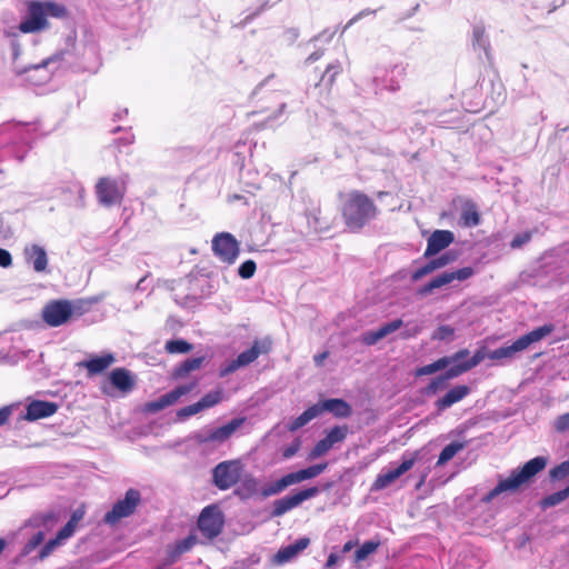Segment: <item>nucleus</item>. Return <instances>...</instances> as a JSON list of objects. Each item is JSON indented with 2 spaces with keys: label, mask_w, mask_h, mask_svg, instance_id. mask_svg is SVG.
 I'll return each instance as SVG.
<instances>
[{
  "label": "nucleus",
  "mask_w": 569,
  "mask_h": 569,
  "mask_svg": "<svg viewBox=\"0 0 569 569\" xmlns=\"http://www.w3.org/2000/svg\"><path fill=\"white\" fill-rule=\"evenodd\" d=\"M417 456L418 452L405 455L401 463L397 468L379 473L372 485V489L382 490L389 487L415 466Z\"/></svg>",
  "instance_id": "ddd939ff"
},
{
  "label": "nucleus",
  "mask_w": 569,
  "mask_h": 569,
  "mask_svg": "<svg viewBox=\"0 0 569 569\" xmlns=\"http://www.w3.org/2000/svg\"><path fill=\"white\" fill-rule=\"evenodd\" d=\"M487 353L485 349H480L469 360L465 361L469 370L477 367L485 358H488Z\"/></svg>",
  "instance_id": "6e6d98bb"
},
{
  "label": "nucleus",
  "mask_w": 569,
  "mask_h": 569,
  "mask_svg": "<svg viewBox=\"0 0 569 569\" xmlns=\"http://www.w3.org/2000/svg\"><path fill=\"white\" fill-rule=\"evenodd\" d=\"M109 379L112 386L122 392H129L134 386L131 372L124 368H117L112 370Z\"/></svg>",
  "instance_id": "b1692460"
},
{
  "label": "nucleus",
  "mask_w": 569,
  "mask_h": 569,
  "mask_svg": "<svg viewBox=\"0 0 569 569\" xmlns=\"http://www.w3.org/2000/svg\"><path fill=\"white\" fill-rule=\"evenodd\" d=\"M222 400V391L221 390H214L210 391L207 395H204L198 403L201 406L202 411L209 408L214 407L216 405L220 403Z\"/></svg>",
  "instance_id": "473e14b6"
},
{
  "label": "nucleus",
  "mask_w": 569,
  "mask_h": 569,
  "mask_svg": "<svg viewBox=\"0 0 569 569\" xmlns=\"http://www.w3.org/2000/svg\"><path fill=\"white\" fill-rule=\"evenodd\" d=\"M44 540V533L42 531H38L34 533L30 540L26 543L23 551L24 553H30L32 550H34L39 545H41Z\"/></svg>",
  "instance_id": "de8ad7c7"
},
{
  "label": "nucleus",
  "mask_w": 569,
  "mask_h": 569,
  "mask_svg": "<svg viewBox=\"0 0 569 569\" xmlns=\"http://www.w3.org/2000/svg\"><path fill=\"white\" fill-rule=\"evenodd\" d=\"M531 237L532 234L530 231L519 233L512 239V241L510 242V247L512 249H519L526 243H528L531 240Z\"/></svg>",
  "instance_id": "603ef678"
},
{
  "label": "nucleus",
  "mask_w": 569,
  "mask_h": 569,
  "mask_svg": "<svg viewBox=\"0 0 569 569\" xmlns=\"http://www.w3.org/2000/svg\"><path fill=\"white\" fill-rule=\"evenodd\" d=\"M243 468L239 459L219 462L212 470L213 485L220 490L230 489L240 481Z\"/></svg>",
  "instance_id": "423d86ee"
},
{
  "label": "nucleus",
  "mask_w": 569,
  "mask_h": 569,
  "mask_svg": "<svg viewBox=\"0 0 569 569\" xmlns=\"http://www.w3.org/2000/svg\"><path fill=\"white\" fill-rule=\"evenodd\" d=\"M472 41L475 46H478L482 48L483 50H487L488 47V40L486 37L485 28L481 26H476L472 30Z\"/></svg>",
  "instance_id": "ea45409f"
},
{
  "label": "nucleus",
  "mask_w": 569,
  "mask_h": 569,
  "mask_svg": "<svg viewBox=\"0 0 569 569\" xmlns=\"http://www.w3.org/2000/svg\"><path fill=\"white\" fill-rule=\"evenodd\" d=\"M244 422L246 418L239 417L218 428L201 429L193 435V440L198 445L220 446L224 443Z\"/></svg>",
  "instance_id": "39448f33"
},
{
  "label": "nucleus",
  "mask_w": 569,
  "mask_h": 569,
  "mask_svg": "<svg viewBox=\"0 0 569 569\" xmlns=\"http://www.w3.org/2000/svg\"><path fill=\"white\" fill-rule=\"evenodd\" d=\"M272 340L269 337L254 340L251 348L242 351L238 357V365L246 367L252 363L260 355H266L271 350Z\"/></svg>",
  "instance_id": "6ab92c4d"
},
{
  "label": "nucleus",
  "mask_w": 569,
  "mask_h": 569,
  "mask_svg": "<svg viewBox=\"0 0 569 569\" xmlns=\"http://www.w3.org/2000/svg\"><path fill=\"white\" fill-rule=\"evenodd\" d=\"M76 519L69 520L66 526L58 532V539L63 543L67 539H69L76 530Z\"/></svg>",
  "instance_id": "09e8293b"
},
{
  "label": "nucleus",
  "mask_w": 569,
  "mask_h": 569,
  "mask_svg": "<svg viewBox=\"0 0 569 569\" xmlns=\"http://www.w3.org/2000/svg\"><path fill=\"white\" fill-rule=\"evenodd\" d=\"M470 393V388L465 385H459L451 388L443 397L439 398L435 406L438 411H443L455 403L461 401L465 397Z\"/></svg>",
  "instance_id": "4be33fe9"
},
{
  "label": "nucleus",
  "mask_w": 569,
  "mask_h": 569,
  "mask_svg": "<svg viewBox=\"0 0 569 569\" xmlns=\"http://www.w3.org/2000/svg\"><path fill=\"white\" fill-rule=\"evenodd\" d=\"M201 406L198 402H194L192 405L186 406L178 410L177 416L179 419L183 420L191 416H194L199 412H201Z\"/></svg>",
  "instance_id": "37998d69"
},
{
  "label": "nucleus",
  "mask_w": 569,
  "mask_h": 569,
  "mask_svg": "<svg viewBox=\"0 0 569 569\" xmlns=\"http://www.w3.org/2000/svg\"><path fill=\"white\" fill-rule=\"evenodd\" d=\"M240 491L243 492L244 497H251L258 492V480L251 476L248 475L242 479Z\"/></svg>",
  "instance_id": "72a5a7b5"
},
{
  "label": "nucleus",
  "mask_w": 569,
  "mask_h": 569,
  "mask_svg": "<svg viewBox=\"0 0 569 569\" xmlns=\"http://www.w3.org/2000/svg\"><path fill=\"white\" fill-rule=\"evenodd\" d=\"M421 331L420 327L415 326L412 328H407L405 331L401 332V338L408 339L411 337H416Z\"/></svg>",
  "instance_id": "774afa93"
},
{
  "label": "nucleus",
  "mask_w": 569,
  "mask_h": 569,
  "mask_svg": "<svg viewBox=\"0 0 569 569\" xmlns=\"http://www.w3.org/2000/svg\"><path fill=\"white\" fill-rule=\"evenodd\" d=\"M57 409L53 402L34 400L28 405L24 418L29 421L47 418L56 413Z\"/></svg>",
  "instance_id": "412c9836"
},
{
  "label": "nucleus",
  "mask_w": 569,
  "mask_h": 569,
  "mask_svg": "<svg viewBox=\"0 0 569 569\" xmlns=\"http://www.w3.org/2000/svg\"><path fill=\"white\" fill-rule=\"evenodd\" d=\"M239 368H242V366L238 365V359L236 358V359L231 360L229 363H227L224 367L221 368L220 376L226 377V376L234 372Z\"/></svg>",
  "instance_id": "bf43d9fd"
},
{
  "label": "nucleus",
  "mask_w": 569,
  "mask_h": 569,
  "mask_svg": "<svg viewBox=\"0 0 569 569\" xmlns=\"http://www.w3.org/2000/svg\"><path fill=\"white\" fill-rule=\"evenodd\" d=\"M140 502V493L138 490L129 489L123 499L116 502L110 511L104 515V522L108 525H116L122 518L129 517L133 513Z\"/></svg>",
  "instance_id": "1a4fd4ad"
},
{
  "label": "nucleus",
  "mask_w": 569,
  "mask_h": 569,
  "mask_svg": "<svg viewBox=\"0 0 569 569\" xmlns=\"http://www.w3.org/2000/svg\"><path fill=\"white\" fill-rule=\"evenodd\" d=\"M453 328L450 326H440L436 332L433 333L432 338L437 340H445L453 336Z\"/></svg>",
  "instance_id": "5fc2aeb1"
},
{
  "label": "nucleus",
  "mask_w": 569,
  "mask_h": 569,
  "mask_svg": "<svg viewBox=\"0 0 569 569\" xmlns=\"http://www.w3.org/2000/svg\"><path fill=\"white\" fill-rule=\"evenodd\" d=\"M62 542L58 539V537L56 536V538L49 540L43 547L42 549L40 550V553H39V558L40 559H44L47 558L56 548H58L59 546H61Z\"/></svg>",
  "instance_id": "3c124183"
},
{
  "label": "nucleus",
  "mask_w": 569,
  "mask_h": 569,
  "mask_svg": "<svg viewBox=\"0 0 569 569\" xmlns=\"http://www.w3.org/2000/svg\"><path fill=\"white\" fill-rule=\"evenodd\" d=\"M30 352H31V350L17 351V350L12 349L7 353L0 352V360L11 363V365H16L20 360L28 358Z\"/></svg>",
  "instance_id": "e433bc0d"
},
{
  "label": "nucleus",
  "mask_w": 569,
  "mask_h": 569,
  "mask_svg": "<svg viewBox=\"0 0 569 569\" xmlns=\"http://www.w3.org/2000/svg\"><path fill=\"white\" fill-rule=\"evenodd\" d=\"M439 371L436 362L429 363L427 366L420 367L416 371V376H428Z\"/></svg>",
  "instance_id": "680f3d73"
},
{
  "label": "nucleus",
  "mask_w": 569,
  "mask_h": 569,
  "mask_svg": "<svg viewBox=\"0 0 569 569\" xmlns=\"http://www.w3.org/2000/svg\"><path fill=\"white\" fill-rule=\"evenodd\" d=\"M291 485H293V482L292 480H290V475L288 473L283 476L281 479L263 487L260 493L263 498H268L282 492L286 488H288Z\"/></svg>",
  "instance_id": "c85d7f7f"
},
{
  "label": "nucleus",
  "mask_w": 569,
  "mask_h": 569,
  "mask_svg": "<svg viewBox=\"0 0 569 569\" xmlns=\"http://www.w3.org/2000/svg\"><path fill=\"white\" fill-rule=\"evenodd\" d=\"M320 413V407L318 403L311 406L307 410H305L299 417H297L289 426L290 431H297L298 429L306 426L312 419L317 418Z\"/></svg>",
  "instance_id": "cd10ccee"
},
{
  "label": "nucleus",
  "mask_w": 569,
  "mask_h": 569,
  "mask_svg": "<svg viewBox=\"0 0 569 569\" xmlns=\"http://www.w3.org/2000/svg\"><path fill=\"white\" fill-rule=\"evenodd\" d=\"M341 214L346 227L358 232L377 218L379 209L366 193L352 190L346 194L342 201Z\"/></svg>",
  "instance_id": "f257e3e1"
},
{
  "label": "nucleus",
  "mask_w": 569,
  "mask_h": 569,
  "mask_svg": "<svg viewBox=\"0 0 569 569\" xmlns=\"http://www.w3.org/2000/svg\"><path fill=\"white\" fill-rule=\"evenodd\" d=\"M114 361V356L108 352L102 356H96L84 360L80 363V366L86 368L89 375H98L109 368Z\"/></svg>",
  "instance_id": "5701e85b"
},
{
  "label": "nucleus",
  "mask_w": 569,
  "mask_h": 569,
  "mask_svg": "<svg viewBox=\"0 0 569 569\" xmlns=\"http://www.w3.org/2000/svg\"><path fill=\"white\" fill-rule=\"evenodd\" d=\"M457 259V254L452 251L445 252L440 257L433 259L435 263H437V269L443 268L447 264L453 262Z\"/></svg>",
  "instance_id": "864d4df0"
},
{
  "label": "nucleus",
  "mask_w": 569,
  "mask_h": 569,
  "mask_svg": "<svg viewBox=\"0 0 569 569\" xmlns=\"http://www.w3.org/2000/svg\"><path fill=\"white\" fill-rule=\"evenodd\" d=\"M126 191L127 181L124 178L102 177L94 186L98 202L103 207L120 204Z\"/></svg>",
  "instance_id": "20e7f679"
},
{
  "label": "nucleus",
  "mask_w": 569,
  "mask_h": 569,
  "mask_svg": "<svg viewBox=\"0 0 569 569\" xmlns=\"http://www.w3.org/2000/svg\"><path fill=\"white\" fill-rule=\"evenodd\" d=\"M194 385H183L174 388L170 392L161 396L156 401L148 403L147 408L151 412L160 411L176 403L182 396H186L193 389Z\"/></svg>",
  "instance_id": "a211bd4d"
},
{
  "label": "nucleus",
  "mask_w": 569,
  "mask_h": 569,
  "mask_svg": "<svg viewBox=\"0 0 569 569\" xmlns=\"http://www.w3.org/2000/svg\"><path fill=\"white\" fill-rule=\"evenodd\" d=\"M348 433L346 426L333 427L327 436L318 441L309 453L310 459H317L327 453L336 443L342 442Z\"/></svg>",
  "instance_id": "2eb2a0df"
},
{
  "label": "nucleus",
  "mask_w": 569,
  "mask_h": 569,
  "mask_svg": "<svg viewBox=\"0 0 569 569\" xmlns=\"http://www.w3.org/2000/svg\"><path fill=\"white\" fill-rule=\"evenodd\" d=\"M437 270V263H435L433 259L428 261L425 266L418 268L411 276L413 281H418L425 276Z\"/></svg>",
  "instance_id": "a19ab883"
},
{
  "label": "nucleus",
  "mask_w": 569,
  "mask_h": 569,
  "mask_svg": "<svg viewBox=\"0 0 569 569\" xmlns=\"http://www.w3.org/2000/svg\"><path fill=\"white\" fill-rule=\"evenodd\" d=\"M403 326V322L401 319H395L388 323H385L383 326H381L379 328L380 330V333L382 335L383 338H386L387 336L393 333L395 331L399 330L401 327Z\"/></svg>",
  "instance_id": "49530a36"
},
{
  "label": "nucleus",
  "mask_w": 569,
  "mask_h": 569,
  "mask_svg": "<svg viewBox=\"0 0 569 569\" xmlns=\"http://www.w3.org/2000/svg\"><path fill=\"white\" fill-rule=\"evenodd\" d=\"M435 362H436L437 368H438L439 371L448 368L449 366H451L453 363L450 356L449 357H442V358L438 359Z\"/></svg>",
  "instance_id": "338daca9"
},
{
  "label": "nucleus",
  "mask_w": 569,
  "mask_h": 569,
  "mask_svg": "<svg viewBox=\"0 0 569 569\" xmlns=\"http://www.w3.org/2000/svg\"><path fill=\"white\" fill-rule=\"evenodd\" d=\"M466 442H451L447 445L440 452L437 466H443L450 461L459 451L465 449Z\"/></svg>",
  "instance_id": "7c9ffc66"
},
{
  "label": "nucleus",
  "mask_w": 569,
  "mask_h": 569,
  "mask_svg": "<svg viewBox=\"0 0 569 569\" xmlns=\"http://www.w3.org/2000/svg\"><path fill=\"white\" fill-rule=\"evenodd\" d=\"M196 543L197 537L194 535H189L187 538L176 543L177 553H184L189 551Z\"/></svg>",
  "instance_id": "a18cd8bd"
},
{
  "label": "nucleus",
  "mask_w": 569,
  "mask_h": 569,
  "mask_svg": "<svg viewBox=\"0 0 569 569\" xmlns=\"http://www.w3.org/2000/svg\"><path fill=\"white\" fill-rule=\"evenodd\" d=\"M460 220L463 227H476L480 223V214L473 202L467 201L463 204Z\"/></svg>",
  "instance_id": "bb28decb"
},
{
  "label": "nucleus",
  "mask_w": 569,
  "mask_h": 569,
  "mask_svg": "<svg viewBox=\"0 0 569 569\" xmlns=\"http://www.w3.org/2000/svg\"><path fill=\"white\" fill-rule=\"evenodd\" d=\"M41 3L43 7L46 18L47 17L60 18L66 14V9L61 4H58V3L51 2V1H46V2H41Z\"/></svg>",
  "instance_id": "4c0bfd02"
},
{
  "label": "nucleus",
  "mask_w": 569,
  "mask_h": 569,
  "mask_svg": "<svg viewBox=\"0 0 569 569\" xmlns=\"http://www.w3.org/2000/svg\"><path fill=\"white\" fill-rule=\"evenodd\" d=\"M555 427L560 432L569 430V412L558 417Z\"/></svg>",
  "instance_id": "052dcab7"
},
{
  "label": "nucleus",
  "mask_w": 569,
  "mask_h": 569,
  "mask_svg": "<svg viewBox=\"0 0 569 569\" xmlns=\"http://www.w3.org/2000/svg\"><path fill=\"white\" fill-rule=\"evenodd\" d=\"M383 339L382 335L380 333V330L377 329L375 331H367L361 336V342L367 346H373L378 341Z\"/></svg>",
  "instance_id": "8fccbe9b"
},
{
  "label": "nucleus",
  "mask_w": 569,
  "mask_h": 569,
  "mask_svg": "<svg viewBox=\"0 0 569 569\" xmlns=\"http://www.w3.org/2000/svg\"><path fill=\"white\" fill-rule=\"evenodd\" d=\"M64 51H59L49 58L44 59L40 64H33L26 69V71L47 69L52 64L60 62L63 59Z\"/></svg>",
  "instance_id": "58836bf2"
},
{
  "label": "nucleus",
  "mask_w": 569,
  "mask_h": 569,
  "mask_svg": "<svg viewBox=\"0 0 569 569\" xmlns=\"http://www.w3.org/2000/svg\"><path fill=\"white\" fill-rule=\"evenodd\" d=\"M203 362V357H197L184 360L179 367L174 369L173 376L176 378H184L191 371L198 370Z\"/></svg>",
  "instance_id": "c756f323"
},
{
  "label": "nucleus",
  "mask_w": 569,
  "mask_h": 569,
  "mask_svg": "<svg viewBox=\"0 0 569 569\" xmlns=\"http://www.w3.org/2000/svg\"><path fill=\"white\" fill-rule=\"evenodd\" d=\"M567 498H569V486L560 491L553 492L552 495H549L548 497H546L542 501V505L545 507H553V506L559 505Z\"/></svg>",
  "instance_id": "c9c22d12"
},
{
  "label": "nucleus",
  "mask_w": 569,
  "mask_h": 569,
  "mask_svg": "<svg viewBox=\"0 0 569 569\" xmlns=\"http://www.w3.org/2000/svg\"><path fill=\"white\" fill-rule=\"evenodd\" d=\"M320 413L329 411L338 418H347L351 415L352 410L349 403L342 399H328L319 402Z\"/></svg>",
  "instance_id": "393cba45"
},
{
  "label": "nucleus",
  "mask_w": 569,
  "mask_h": 569,
  "mask_svg": "<svg viewBox=\"0 0 569 569\" xmlns=\"http://www.w3.org/2000/svg\"><path fill=\"white\" fill-rule=\"evenodd\" d=\"M23 257L26 262L38 272H44L48 268V254L43 247L32 243L28 244L23 249Z\"/></svg>",
  "instance_id": "f3484780"
},
{
  "label": "nucleus",
  "mask_w": 569,
  "mask_h": 569,
  "mask_svg": "<svg viewBox=\"0 0 569 569\" xmlns=\"http://www.w3.org/2000/svg\"><path fill=\"white\" fill-rule=\"evenodd\" d=\"M11 413H12V408L10 406L0 408V427L8 422Z\"/></svg>",
  "instance_id": "69168bd1"
},
{
  "label": "nucleus",
  "mask_w": 569,
  "mask_h": 569,
  "mask_svg": "<svg viewBox=\"0 0 569 569\" xmlns=\"http://www.w3.org/2000/svg\"><path fill=\"white\" fill-rule=\"evenodd\" d=\"M320 492L318 487H310L303 489L292 496H286L273 502V509L271 511L272 517H281L291 509L300 506L303 501L318 496Z\"/></svg>",
  "instance_id": "f8f14e48"
},
{
  "label": "nucleus",
  "mask_w": 569,
  "mask_h": 569,
  "mask_svg": "<svg viewBox=\"0 0 569 569\" xmlns=\"http://www.w3.org/2000/svg\"><path fill=\"white\" fill-rule=\"evenodd\" d=\"M48 21L41 2L32 1L28 6V16L20 22L19 30L23 33H33L47 29Z\"/></svg>",
  "instance_id": "4468645a"
},
{
  "label": "nucleus",
  "mask_w": 569,
  "mask_h": 569,
  "mask_svg": "<svg viewBox=\"0 0 569 569\" xmlns=\"http://www.w3.org/2000/svg\"><path fill=\"white\" fill-rule=\"evenodd\" d=\"M546 465L547 459L545 457H536L529 460L521 469L513 470L508 478L499 480L498 485L482 498V501L490 502L502 492L516 491L521 485L528 482L541 471Z\"/></svg>",
  "instance_id": "f03ea898"
},
{
  "label": "nucleus",
  "mask_w": 569,
  "mask_h": 569,
  "mask_svg": "<svg viewBox=\"0 0 569 569\" xmlns=\"http://www.w3.org/2000/svg\"><path fill=\"white\" fill-rule=\"evenodd\" d=\"M379 547V542L377 541H372V540H369V541H366L365 543H362V546L356 551L355 553V558H356V561H362L365 560L366 558H368L371 553H373L377 548Z\"/></svg>",
  "instance_id": "f704fd0d"
},
{
  "label": "nucleus",
  "mask_w": 569,
  "mask_h": 569,
  "mask_svg": "<svg viewBox=\"0 0 569 569\" xmlns=\"http://www.w3.org/2000/svg\"><path fill=\"white\" fill-rule=\"evenodd\" d=\"M74 307L69 300H53L42 309V319L50 327H59L69 321Z\"/></svg>",
  "instance_id": "0eeeda50"
},
{
  "label": "nucleus",
  "mask_w": 569,
  "mask_h": 569,
  "mask_svg": "<svg viewBox=\"0 0 569 569\" xmlns=\"http://www.w3.org/2000/svg\"><path fill=\"white\" fill-rule=\"evenodd\" d=\"M555 330V326L551 323L543 325L532 331L521 336L516 341H513L510 346H503L497 348L495 350L488 351L487 357L490 360L495 361H503V360H512L517 357V355L521 351H525L530 345L538 342Z\"/></svg>",
  "instance_id": "7ed1b4c3"
},
{
  "label": "nucleus",
  "mask_w": 569,
  "mask_h": 569,
  "mask_svg": "<svg viewBox=\"0 0 569 569\" xmlns=\"http://www.w3.org/2000/svg\"><path fill=\"white\" fill-rule=\"evenodd\" d=\"M327 466V463H319L310 466L306 469L298 470L296 472H290V480H292L293 485H296L305 480L316 478L326 470Z\"/></svg>",
  "instance_id": "a878e982"
},
{
  "label": "nucleus",
  "mask_w": 569,
  "mask_h": 569,
  "mask_svg": "<svg viewBox=\"0 0 569 569\" xmlns=\"http://www.w3.org/2000/svg\"><path fill=\"white\" fill-rule=\"evenodd\" d=\"M212 250L221 261L229 264L234 262L240 251L239 242L229 232H221L214 236Z\"/></svg>",
  "instance_id": "9d476101"
},
{
  "label": "nucleus",
  "mask_w": 569,
  "mask_h": 569,
  "mask_svg": "<svg viewBox=\"0 0 569 569\" xmlns=\"http://www.w3.org/2000/svg\"><path fill=\"white\" fill-rule=\"evenodd\" d=\"M475 273L471 267H463L461 269L455 271H445L436 277H433L428 283L419 289V293L421 296H428L433 290L440 289L447 284H450L452 281H463L469 279Z\"/></svg>",
  "instance_id": "9b49d317"
},
{
  "label": "nucleus",
  "mask_w": 569,
  "mask_h": 569,
  "mask_svg": "<svg viewBox=\"0 0 569 569\" xmlns=\"http://www.w3.org/2000/svg\"><path fill=\"white\" fill-rule=\"evenodd\" d=\"M256 269V262L253 260H247L239 267L238 274L242 279H249L254 274Z\"/></svg>",
  "instance_id": "c03bdc74"
},
{
  "label": "nucleus",
  "mask_w": 569,
  "mask_h": 569,
  "mask_svg": "<svg viewBox=\"0 0 569 569\" xmlns=\"http://www.w3.org/2000/svg\"><path fill=\"white\" fill-rule=\"evenodd\" d=\"M310 543L309 538H300L296 542L288 545L278 550L273 556V562L277 565H283L296 558L301 551H303Z\"/></svg>",
  "instance_id": "aec40b11"
},
{
  "label": "nucleus",
  "mask_w": 569,
  "mask_h": 569,
  "mask_svg": "<svg viewBox=\"0 0 569 569\" xmlns=\"http://www.w3.org/2000/svg\"><path fill=\"white\" fill-rule=\"evenodd\" d=\"M34 521L37 525H42L44 527H52L57 522V518L53 513L49 512L39 518H36Z\"/></svg>",
  "instance_id": "13d9d810"
},
{
  "label": "nucleus",
  "mask_w": 569,
  "mask_h": 569,
  "mask_svg": "<svg viewBox=\"0 0 569 569\" xmlns=\"http://www.w3.org/2000/svg\"><path fill=\"white\" fill-rule=\"evenodd\" d=\"M12 264V258L8 250L0 248V266L8 268Z\"/></svg>",
  "instance_id": "0e129e2a"
},
{
  "label": "nucleus",
  "mask_w": 569,
  "mask_h": 569,
  "mask_svg": "<svg viewBox=\"0 0 569 569\" xmlns=\"http://www.w3.org/2000/svg\"><path fill=\"white\" fill-rule=\"evenodd\" d=\"M300 449V442L297 440L292 445L283 449L282 456L284 459L293 457Z\"/></svg>",
  "instance_id": "e2e57ef3"
},
{
  "label": "nucleus",
  "mask_w": 569,
  "mask_h": 569,
  "mask_svg": "<svg viewBox=\"0 0 569 569\" xmlns=\"http://www.w3.org/2000/svg\"><path fill=\"white\" fill-rule=\"evenodd\" d=\"M164 349L169 353H187L191 351L192 345L181 339L169 340L166 342Z\"/></svg>",
  "instance_id": "2f4dec72"
},
{
  "label": "nucleus",
  "mask_w": 569,
  "mask_h": 569,
  "mask_svg": "<svg viewBox=\"0 0 569 569\" xmlns=\"http://www.w3.org/2000/svg\"><path fill=\"white\" fill-rule=\"evenodd\" d=\"M223 523V513L217 506L206 507L198 519V528L208 539H213L219 536L222 531Z\"/></svg>",
  "instance_id": "6e6552de"
},
{
  "label": "nucleus",
  "mask_w": 569,
  "mask_h": 569,
  "mask_svg": "<svg viewBox=\"0 0 569 569\" xmlns=\"http://www.w3.org/2000/svg\"><path fill=\"white\" fill-rule=\"evenodd\" d=\"M455 241L453 232L449 230H436L427 240V248L423 253L426 258L438 254L443 249L448 248Z\"/></svg>",
  "instance_id": "dca6fc26"
},
{
  "label": "nucleus",
  "mask_w": 569,
  "mask_h": 569,
  "mask_svg": "<svg viewBox=\"0 0 569 569\" xmlns=\"http://www.w3.org/2000/svg\"><path fill=\"white\" fill-rule=\"evenodd\" d=\"M445 383H446V378H442V376L432 379L426 389V393L427 395L436 393L440 388L445 387Z\"/></svg>",
  "instance_id": "4d7b16f0"
},
{
  "label": "nucleus",
  "mask_w": 569,
  "mask_h": 569,
  "mask_svg": "<svg viewBox=\"0 0 569 569\" xmlns=\"http://www.w3.org/2000/svg\"><path fill=\"white\" fill-rule=\"evenodd\" d=\"M469 370L466 362L461 363H452V366L442 375V378H446V381L449 379H453L463 372H467Z\"/></svg>",
  "instance_id": "79ce46f5"
}]
</instances>
